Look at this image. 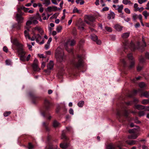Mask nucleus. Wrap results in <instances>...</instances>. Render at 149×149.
<instances>
[{
  "mask_svg": "<svg viewBox=\"0 0 149 149\" xmlns=\"http://www.w3.org/2000/svg\"><path fill=\"white\" fill-rule=\"evenodd\" d=\"M6 63L7 65H10L11 64V62L10 60H6Z\"/></svg>",
  "mask_w": 149,
  "mask_h": 149,
  "instance_id": "8fccbe9b",
  "label": "nucleus"
},
{
  "mask_svg": "<svg viewBox=\"0 0 149 149\" xmlns=\"http://www.w3.org/2000/svg\"><path fill=\"white\" fill-rule=\"evenodd\" d=\"M43 4L45 5V6H47L50 4V0H44Z\"/></svg>",
  "mask_w": 149,
  "mask_h": 149,
  "instance_id": "7c9ffc66",
  "label": "nucleus"
},
{
  "mask_svg": "<svg viewBox=\"0 0 149 149\" xmlns=\"http://www.w3.org/2000/svg\"><path fill=\"white\" fill-rule=\"evenodd\" d=\"M47 9L50 12L52 11V7L49 6L47 8Z\"/></svg>",
  "mask_w": 149,
  "mask_h": 149,
  "instance_id": "69168bd1",
  "label": "nucleus"
},
{
  "mask_svg": "<svg viewBox=\"0 0 149 149\" xmlns=\"http://www.w3.org/2000/svg\"><path fill=\"white\" fill-rule=\"evenodd\" d=\"M145 9L147 10H149V2H148L146 4V7L145 8Z\"/></svg>",
  "mask_w": 149,
  "mask_h": 149,
  "instance_id": "774afa93",
  "label": "nucleus"
},
{
  "mask_svg": "<svg viewBox=\"0 0 149 149\" xmlns=\"http://www.w3.org/2000/svg\"><path fill=\"white\" fill-rule=\"evenodd\" d=\"M114 28L118 31H120L122 30V26L119 24H116L114 27Z\"/></svg>",
  "mask_w": 149,
  "mask_h": 149,
  "instance_id": "aec40b11",
  "label": "nucleus"
},
{
  "mask_svg": "<svg viewBox=\"0 0 149 149\" xmlns=\"http://www.w3.org/2000/svg\"><path fill=\"white\" fill-rule=\"evenodd\" d=\"M13 44L16 47V49L18 53L19 56H24L26 52L23 51V45L19 43L17 40H15L13 42Z\"/></svg>",
  "mask_w": 149,
  "mask_h": 149,
  "instance_id": "7ed1b4c3",
  "label": "nucleus"
},
{
  "mask_svg": "<svg viewBox=\"0 0 149 149\" xmlns=\"http://www.w3.org/2000/svg\"><path fill=\"white\" fill-rule=\"evenodd\" d=\"M87 17L88 20L92 22L95 21V17L92 16H87Z\"/></svg>",
  "mask_w": 149,
  "mask_h": 149,
  "instance_id": "412c9836",
  "label": "nucleus"
},
{
  "mask_svg": "<svg viewBox=\"0 0 149 149\" xmlns=\"http://www.w3.org/2000/svg\"><path fill=\"white\" fill-rule=\"evenodd\" d=\"M32 22L30 20L28 21L26 23V26H29L32 24Z\"/></svg>",
  "mask_w": 149,
  "mask_h": 149,
  "instance_id": "603ef678",
  "label": "nucleus"
},
{
  "mask_svg": "<svg viewBox=\"0 0 149 149\" xmlns=\"http://www.w3.org/2000/svg\"><path fill=\"white\" fill-rule=\"evenodd\" d=\"M122 63L123 64L124 66H125L126 65V63L125 61V60L124 59H123L122 61Z\"/></svg>",
  "mask_w": 149,
  "mask_h": 149,
  "instance_id": "e2e57ef3",
  "label": "nucleus"
},
{
  "mask_svg": "<svg viewBox=\"0 0 149 149\" xmlns=\"http://www.w3.org/2000/svg\"><path fill=\"white\" fill-rule=\"evenodd\" d=\"M115 146L112 144H110L107 145L106 147V149H115Z\"/></svg>",
  "mask_w": 149,
  "mask_h": 149,
  "instance_id": "bb28decb",
  "label": "nucleus"
},
{
  "mask_svg": "<svg viewBox=\"0 0 149 149\" xmlns=\"http://www.w3.org/2000/svg\"><path fill=\"white\" fill-rule=\"evenodd\" d=\"M71 63L77 68L82 67L83 61L82 56L78 55L74 57L71 61Z\"/></svg>",
  "mask_w": 149,
  "mask_h": 149,
  "instance_id": "f257e3e1",
  "label": "nucleus"
},
{
  "mask_svg": "<svg viewBox=\"0 0 149 149\" xmlns=\"http://www.w3.org/2000/svg\"><path fill=\"white\" fill-rule=\"evenodd\" d=\"M118 7L117 8L118 11L119 13H122V10L123 8V5H118Z\"/></svg>",
  "mask_w": 149,
  "mask_h": 149,
  "instance_id": "393cba45",
  "label": "nucleus"
},
{
  "mask_svg": "<svg viewBox=\"0 0 149 149\" xmlns=\"http://www.w3.org/2000/svg\"><path fill=\"white\" fill-rule=\"evenodd\" d=\"M132 17L133 20L134 21L136 20L138 18V15L134 14L132 15Z\"/></svg>",
  "mask_w": 149,
  "mask_h": 149,
  "instance_id": "3c124183",
  "label": "nucleus"
},
{
  "mask_svg": "<svg viewBox=\"0 0 149 149\" xmlns=\"http://www.w3.org/2000/svg\"><path fill=\"white\" fill-rule=\"evenodd\" d=\"M36 40L37 42H39L41 39V37L39 34H35Z\"/></svg>",
  "mask_w": 149,
  "mask_h": 149,
  "instance_id": "b1692460",
  "label": "nucleus"
},
{
  "mask_svg": "<svg viewBox=\"0 0 149 149\" xmlns=\"http://www.w3.org/2000/svg\"><path fill=\"white\" fill-rule=\"evenodd\" d=\"M145 107V106L142 105L140 104H137L135 106V108L138 110L144 109Z\"/></svg>",
  "mask_w": 149,
  "mask_h": 149,
  "instance_id": "f3484780",
  "label": "nucleus"
},
{
  "mask_svg": "<svg viewBox=\"0 0 149 149\" xmlns=\"http://www.w3.org/2000/svg\"><path fill=\"white\" fill-rule=\"evenodd\" d=\"M126 143L130 145H133L136 144V141L135 140H131L128 141V140L126 141Z\"/></svg>",
  "mask_w": 149,
  "mask_h": 149,
  "instance_id": "6ab92c4d",
  "label": "nucleus"
},
{
  "mask_svg": "<svg viewBox=\"0 0 149 149\" xmlns=\"http://www.w3.org/2000/svg\"><path fill=\"white\" fill-rule=\"evenodd\" d=\"M105 29L107 31L109 32H111L112 31V29L109 27L106 26L105 27Z\"/></svg>",
  "mask_w": 149,
  "mask_h": 149,
  "instance_id": "09e8293b",
  "label": "nucleus"
},
{
  "mask_svg": "<svg viewBox=\"0 0 149 149\" xmlns=\"http://www.w3.org/2000/svg\"><path fill=\"white\" fill-rule=\"evenodd\" d=\"M139 61L140 63H143L145 62V59L143 56H141L139 58Z\"/></svg>",
  "mask_w": 149,
  "mask_h": 149,
  "instance_id": "e433bc0d",
  "label": "nucleus"
},
{
  "mask_svg": "<svg viewBox=\"0 0 149 149\" xmlns=\"http://www.w3.org/2000/svg\"><path fill=\"white\" fill-rule=\"evenodd\" d=\"M29 95L31 96L32 100H33L34 99H37L38 98V97L36 96L34 94H32L31 93H29Z\"/></svg>",
  "mask_w": 149,
  "mask_h": 149,
  "instance_id": "58836bf2",
  "label": "nucleus"
},
{
  "mask_svg": "<svg viewBox=\"0 0 149 149\" xmlns=\"http://www.w3.org/2000/svg\"><path fill=\"white\" fill-rule=\"evenodd\" d=\"M141 96H143L146 97H149V93L147 91H145L143 93V95H141Z\"/></svg>",
  "mask_w": 149,
  "mask_h": 149,
  "instance_id": "72a5a7b5",
  "label": "nucleus"
},
{
  "mask_svg": "<svg viewBox=\"0 0 149 149\" xmlns=\"http://www.w3.org/2000/svg\"><path fill=\"white\" fill-rule=\"evenodd\" d=\"M143 44L140 47V43L139 42H138L137 43V45L138 46H139V49H141V52H143L144 50V47H146V42L144 41L143 40Z\"/></svg>",
  "mask_w": 149,
  "mask_h": 149,
  "instance_id": "1a4fd4ad",
  "label": "nucleus"
},
{
  "mask_svg": "<svg viewBox=\"0 0 149 149\" xmlns=\"http://www.w3.org/2000/svg\"><path fill=\"white\" fill-rule=\"evenodd\" d=\"M91 38L93 41H95L98 45H100L101 42L100 40H98L97 37L95 34L91 35Z\"/></svg>",
  "mask_w": 149,
  "mask_h": 149,
  "instance_id": "0eeeda50",
  "label": "nucleus"
},
{
  "mask_svg": "<svg viewBox=\"0 0 149 149\" xmlns=\"http://www.w3.org/2000/svg\"><path fill=\"white\" fill-rule=\"evenodd\" d=\"M69 113L70 114L73 115L74 114L73 109L72 108H70L69 110Z\"/></svg>",
  "mask_w": 149,
  "mask_h": 149,
  "instance_id": "4d7b16f0",
  "label": "nucleus"
},
{
  "mask_svg": "<svg viewBox=\"0 0 149 149\" xmlns=\"http://www.w3.org/2000/svg\"><path fill=\"white\" fill-rule=\"evenodd\" d=\"M124 44L125 49H127L129 48L131 50L134 51L137 48L132 42L129 44L127 41L126 40Z\"/></svg>",
  "mask_w": 149,
  "mask_h": 149,
  "instance_id": "20e7f679",
  "label": "nucleus"
},
{
  "mask_svg": "<svg viewBox=\"0 0 149 149\" xmlns=\"http://www.w3.org/2000/svg\"><path fill=\"white\" fill-rule=\"evenodd\" d=\"M48 125V123H45V122H43L42 123L43 126L45 127L46 130L47 131H49V128H48V127L47 126V125Z\"/></svg>",
  "mask_w": 149,
  "mask_h": 149,
  "instance_id": "c85d7f7f",
  "label": "nucleus"
},
{
  "mask_svg": "<svg viewBox=\"0 0 149 149\" xmlns=\"http://www.w3.org/2000/svg\"><path fill=\"white\" fill-rule=\"evenodd\" d=\"M125 12L127 14H130V10L127 8L125 9Z\"/></svg>",
  "mask_w": 149,
  "mask_h": 149,
  "instance_id": "5fc2aeb1",
  "label": "nucleus"
},
{
  "mask_svg": "<svg viewBox=\"0 0 149 149\" xmlns=\"http://www.w3.org/2000/svg\"><path fill=\"white\" fill-rule=\"evenodd\" d=\"M127 57L130 62L129 68L130 69H131L134 66L135 61L132 54L131 53L127 55Z\"/></svg>",
  "mask_w": 149,
  "mask_h": 149,
  "instance_id": "39448f33",
  "label": "nucleus"
},
{
  "mask_svg": "<svg viewBox=\"0 0 149 149\" xmlns=\"http://www.w3.org/2000/svg\"><path fill=\"white\" fill-rule=\"evenodd\" d=\"M145 113L144 111H140L138 113V114L140 116H142L144 115Z\"/></svg>",
  "mask_w": 149,
  "mask_h": 149,
  "instance_id": "37998d69",
  "label": "nucleus"
},
{
  "mask_svg": "<svg viewBox=\"0 0 149 149\" xmlns=\"http://www.w3.org/2000/svg\"><path fill=\"white\" fill-rule=\"evenodd\" d=\"M130 33H125L122 35V37L123 38H126L129 37Z\"/></svg>",
  "mask_w": 149,
  "mask_h": 149,
  "instance_id": "cd10ccee",
  "label": "nucleus"
},
{
  "mask_svg": "<svg viewBox=\"0 0 149 149\" xmlns=\"http://www.w3.org/2000/svg\"><path fill=\"white\" fill-rule=\"evenodd\" d=\"M109 10V8L108 7H104L102 9V10L103 11H107Z\"/></svg>",
  "mask_w": 149,
  "mask_h": 149,
  "instance_id": "0e129e2a",
  "label": "nucleus"
},
{
  "mask_svg": "<svg viewBox=\"0 0 149 149\" xmlns=\"http://www.w3.org/2000/svg\"><path fill=\"white\" fill-rule=\"evenodd\" d=\"M138 135L136 134L133 133L131 135L128 136V138L129 139H136L138 137Z\"/></svg>",
  "mask_w": 149,
  "mask_h": 149,
  "instance_id": "a211bd4d",
  "label": "nucleus"
},
{
  "mask_svg": "<svg viewBox=\"0 0 149 149\" xmlns=\"http://www.w3.org/2000/svg\"><path fill=\"white\" fill-rule=\"evenodd\" d=\"M55 56L56 60L59 62L63 61L65 58L63 50L62 49L59 47H58L56 49Z\"/></svg>",
  "mask_w": 149,
  "mask_h": 149,
  "instance_id": "f03ea898",
  "label": "nucleus"
},
{
  "mask_svg": "<svg viewBox=\"0 0 149 149\" xmlns=\"http://www.w3.org/2000/svg\"><path fill=\"white\" fill-rule=\"evenodd\" d=\"M128 0H123L122 1V3L123 4H124L125 5H127L128 3Z\"/></svg>",
  "mask_w": 149,
  "mask_h": 149,
  "instance_id": "680f3d73",
  "label": "nucleus"
},
{
  "mask_svg": "<svg viewBox=\"0 0 149 149\" xmlns=\"http://www.w3.org/2000/svg\"><path fill=\"white\" fill-rule=\"evenodd\" d=\"M84 104V102L83 101H79L77 103V105L78 107H82Z\"/></svg>",
  "mask_w": 149,
  "mask_h": 149,
  "instance_id": "473e14b6",
  "label": "nucleus"
},
{
  "mask_svg": "<svg viewBox=\"0 0 149 149\" xmlns=\"http://www.w3.org/2000/svg\"><path fill=\"white\" fill-rule=\"evenodd\" d=\"M139 86L140 88H143L146 86V84L143 82H141L139 84Z\"/></svg>",
  "mask_w": 149,
  "mask_h": 149,
  "instance_id": "c9c22d12",
  "label": "nucleus"
},
{
  "mask_svg": "<svg viewBox=\"0 0 149 149\" xmlns=\"http://www.w3.org/2000/svg\"><path fill=\"white\" fill-rule=\"evenodd\" d=\"M25 28L27 30H25L24 31L25 36L29 34V28L28 26H25Z\"/></svg>",
  "mask_w": 149,
  "mask_h": 149,
  "instance_id": "ea45409f",
  "label": "nucleus"
},
{
  "mask_svg": "<svg viewBox=\"0 0 149 149\" xmlns=\"http://www.w3.org/2000/svg\"><path fill=\"white\" fill-rule=\"evenodd\" d=\"M76 2L77 4L79 3L81 5H83L84 4V2L83 0H76Z\"/></svg>",
  "mask_w": 149,
  "mask_h": 149,
  "instance_id": "4c0bfd02",
  "label": "nucleus"
},
{
  "mask_svg": "<svg viewBox=\"0 0 149 149\" xmlns=\"http://www.w3.org/2000/svg\"><path fill=\"white\" fill-rule=\"evenodd\" d=\"M60 147L63 149H66L69 146L66 143H61L60 145Z\"/></svg>",
  "mask_w": 149,
  "mask_h": 149,
  "instance_id": "4be33fe9",
  "label": "nucleus"
},
{
  "mask_svg": "<svg viewBox=\"0 0 149 149\" xmlns=\"http://www.w3.org/2000/svg\"><path fill=\"white\" fill-rule=\"evenodd\" d=\"M35 18L37 20H39L41 22L42 21V19H41V16L38 13H37L36 14Z\"/></svg>",
  "mask_w": 149,
  "mask_h": 149,
  "instance_id": "f704fd0d",
  "label": "nucleus"
},
{
  "mask_svg": "<svg viewBox=\"0 0 149 149\" xmlns=\"http://www.w3.org/2000/svg\"><path fill=\"white\" fill-rule=\"evenodd\" d=\"M29 40H30L31 41H34L36 40L35 34H34L33 36L31 38H30V39H29Z\"/></svg>",
  "mask_w": 149,
  "mask_h": 149,
  "instance_id": "6e6d98bb",
  "label": "nucleus"
},
{
  "mask_svg": "<svg viewBox=\"0 0 149 149\" xmlns=\"http://www.w3.org/2000/svg\"><path fill=\"white\" fill-rule=\"evenodd\" d=\"M3 50L4 51L6 52H7L8 51V49L6 47H4L3 48Z\"/></svg>",
  "mask_w": 149,
  "mask_h": 149,
  "instance_id": "052dcab7",
  "label": "nucleus"
},
{
  "mask_svg": "<svg viewBox=\"0 0 149 149\" xmlns=\"http://www.w3.org/2000/svg\"><path fill=\"white\" fill-rule=\"evenodd\" d=\"M145 58L146 59H149V53L146 52L145 54Z\"/></svg>",
  "mask_w": 149,
  "mask_h": 149,
  "instance_id": "13d9d810",
  "label": "nucleus"
},
{
  "mask_svg": "<svg viewBox=\"0 0 149 149\" xmlns=\"http://www.w3.org/2000/svg\"><path fill=\"white\" fill-rule=\"evenodd\" d=\"M117 115L118 117H120L123 116H124L126 117H127L128 116V112L126 110H125L124 112V114H121L120 112L118 111L117 113Z\"/></svg>",
  "mask_w": 149,
  "mask_h": 149,
  "instance_id": "9b49d317",
  "label": "nucleus"
},
{
  "mask_svg": "<svg viewBox=\"0 0 149 149\" xmlns=\"http://www.w3.org/2000/svg\"><path fill=\"white\" fill-rule=\"evenodd\" d=\"M81 12V10H78L76 7H74L73 10V13H77L79 14H80Z\"/></svg>",
  "mask_w": 149,
  "mask_h": 149,
  "instance_id": "a878e982",
  "label": "nucleus"
},
{
  "mask_svg": "<svg viewBox=\"0 0 149 149\" xmlns=\"http://www.w3.org/2000/svg\"><path fill=\"white\" fill-rule=\"evenodd\" d=\"M60 124L56 120H54L53 123V125L54 127H57L60 126Z\"/></svg>",
  "mask_w": 149,
  "mask_h": 149,
  "instance_id": "5701e85b",
  "label": "nucleus"
},
{
  "mask_svg": "<svg viewBox=\"0 0 149 149\" xmlns=\"http://www.w3.org/2000/svg\"><path fill=\"white\" fill-rule=\"evenodd\" d=\"M142 67L140 66L139 64L137 68V70L138 71H139L142 69Z\"/></svg>",
  "mask_w": 149,
  "mask_h": 149,
  "instance_id": "bf43d9fd",
  "label": "nucleus"
},
{
  "mask_svg": "<svg viewBox=\"0 0 149 149\" xmlns=\"http://www.w3.org/2000/svg\"><path fill=\"white\" fill-rule=\"evenodd\" d=\"M34 148V146L31 143H28V149H33Z\"/></svg>",
  "mask_w": 149,
  "mask_h": 149,
  "instance_id": "79ce46f5",
  "label": "nucleus"
},
{
  "mask_svg": "<svg viewBox=\"0 0 149 149\" xmlns=\"http://www.w3.org/2000/svg\"><path fill=\"white\" fill-rule=\"evenodd\" d=\"M57 147L56 146L54 147L53 145H49V149H57Z\"/></svg>",
  "mask_w": 149,
  "mask_h": 149,
  "instance_id": "864d4df0",
  "label": "nucleus"
},
{
  "mask_svg": "<svg viewBox=\"0 0 149 149\" xmlns=\"http://www.w3.org/2000/svg\"><path fill=\"white\" fill-rule=\"evenodd\" d=\"M45 14L44 13H43L42 14V17L43 18V19L44 20H45L46 19H47L50 16V15L49 14H48L47 15V17H44V16L45 15Z\"/></svg>",
  "mask_w": 149,
  "mask_h": 149,
  "instance_id": "a19ab883",
  "label": "nucleus"
},
{
  "mask_svg": "<svg viewBox=\"0 0 149 149\" xmlns=\"http://www.w3.org/2000/svg\"><path fill=\"white\" fill-rule=\"evenodd\" d=\"M142 104L146 105L149 103V99H143L141 102Z\"/></svg>",
  "mask_w": 149,
  "mask_h": 149,
  "instance_id": "c756f323",
  "label": "nucleus"
},
{
  "mask_svg": "<svg viewBox=\"0 0 149 149\" xmlns=\"http://www.w3.org/2000/svg\"><path fill=\"white\" fill-rule=\"evenodd\" d=\"M143 15H144L146 19H147L148 16V13L146 11H144L143 12Z\"/></svg>",
  "mask_w": 149,
  "mask_h": 149,
  "instance_id": "c03bdc74",
  "label": "nucleus"
},
{
  "mask_svg": "<svg viewBox=\"0 0 149 149\" xmlns=\"http://www.w3.org/2000/svg\"><path fill=\"white\" fill-rule=\"evenodd\" d=\"M61 139H65L66 141L68 140V138L65 136V134L63 131L62 132L61 135Z\"/></svg>",
  "mask_w": 149,
  "mask_h": 149,
  "instance_id": "2f4dec72",
  "label": "nucleus"
},
{
  "mask_svg": "<svg viewBox=\"0 0 149 149\" xmlns=\"http://www.w3.org/2000/svg\"><path fill=\"white\" fill-rule=\"evenodd\" d=\"M76 43V41L74 40H69L68 41L67 43L65 44V46H66L68 44H70L71 46H74Z\"/></svg>",
  "mask_w": 149,
  "mask_h": 149,
  "instance_id": "4468645a",
  "label": "nucleus"
},
{
  "mask_svg": "<svg viewBox=\"0 0 149 149\" xmlns=\"http://www.w3.org/2000/svg\"><path fill=\"white\" fill-rule=\"evenodd\" d=\"M54 64L52 61H50L49 63L47 65L48 70H51L53 67Z\"/></svg>",
  "mask_w": 149,
  "mask_h": 149,
  "instance_id": "2eb2a0df",
  "label": "nucleus"
},
{
  "mask_svg": "<svg viewBox=\"0 0 149 149\" xmlns=\"http://www.w3.org/2000/svg\"><path fill=\"white\" fill-rule=\"evenodd\" d=\"M108 2H110L111 0H106ZM100 3L102 6H105V4L104 2V0H100Z\"/></svg>",
  "mask_w": 149,
  "mask_h": 149,
  "instance_id": "de8ad7c7",
  "label": "nucleus"
},
{
  "mask_svg": "<svg viewBox=\"0 0 149 149\" xmlns=\"http://www.w3.org/2000/svg\"><path fill=\"white\" fill-rule=\"evenodd\" d=\"M38 60L35 58L34 60L33 63L32 65V67L34 71H37L39 70L38 66Z\"/></svg>",
  "mask_w": 149,
  "mask_h": 149,
  "instance_id": "6e6552de",
  "label": "nucleus"
},
{
  "mask_svg": "<svg viewBox=\"0 0 149 149\" xmlns=\"http://www.w3.org/2000/svg\"><path fill=\"white\" fill-rule=\"evenodd\" d=\"M144 110L146 111H149V106H145Z\"/></svg>",
  "mask_w": 149,
  "mask_h": 149,
  "instance_id": "338daca9",
  "label": "nucleus"
},
{
  "mask_svg": "<svg viewBox=\"0 0 149 149\" xmlns=\"http://www.w3.org/2000/svg\"><path fill=\"white\" fill-rule=\"evenodd\" d=\"M62 29V27L61 26H58L56 28V30L58 33L60 32Z\"/></svg>",
  "mask_w": 149,
  "mask_h": 149,
  "instance_id": "49530a36",
  "label": "nucleus"
},
{
  "mask_svg": "<svg viewBox=\"0 0 149 149\" xmlns=\"http://www.w3.org/2000/svg\"><path fill=\"white\" fill-rule=\"evenodd\" d=\"M11 112L10 111H6L3 113V115L5 117H7L9 115Z\"/></svg>",
  "mask_w": 149,
  "mask_h": 149,
  "instance_id": "a18cd8bd",
  "label": "nucleus"
},
{
  "mask_svg": "<svg viewBox=\"0 0 149 149\" xmlns=\"http://www.w3.org/2000/svg\"><path fill=\"white\" fill-rule=\"evenodd\" d=\"M34 29L35 30L38 31L41 34H42L44 33V31L43 29L39 26H36L34 28Z\"/></svg>",
  "mask_w": 149,
  "mask_h": 149,
  "instance_id": "ddd939ff",
  "label": "nucleus"
},
{
  "mask_svg": "<svg viewBox=\"0 0 149 149\" xmlns=\"http://www.w3.org/2000/svg\"><path fill=\"white\" fill-rule=\"evenodd\" d=\"M44 104L45 109L47 110H49V109L50 106L52 105L47 100H45Z\"/></svg>",
  "mask_w": 149,
  "mask_h": 149,
  "instance_id": "f8f14e48",
  "label": "nucleus"
},
{
  "mask_svg": "<svg viewBox=\"0 0 149 149\" xmlns=\"http://www.w3.org/2000/svg\"><path fill=\"white\" fill-rule=\"evenodd\" d=\"M21 10H23L25 12L28 11L30 13H32L33 12V11L32 10H30L28 11L29 8H26L23 6H22L17 8L18 12L20 14L21 13Z\"/></svg>",
  "mask_w": 149,
  "mask_h": 149,
  "instance_id": "423d86ee",
  "label": "nucleus"
},
{
  "mask_svg": "<svg viewBox=\"0 0 149 149\" xmlns=\"http://www.w3.org/2000/svg\"><path fill=\"white\" fill-rule=\"evenodd\" d=\"M115 14L113 12L111 11L110 13L108 14L107 18L108 19H114L115 18Z\"/></svg>",
  "mask_w": 149,
  "mask_h": 149,
  "instance_id": "dca6fc26",
  "label": "nucleus"
},
{
  "mask_svg": "<svg viewBox=\"0 0 149 149\" xmlns=\"http://www.w3.org/2000/svg\"><path fill=\"white\" fill-rule=\"evenodd\" d=\"M16 20L18 23H22L23 22V18L20 14H17L16 15Z\"/></svg>",
  "mask_w": 149,
  "mask_h": 149,
  "instance_id": "9d476101",
  "label": "nucleus"
}]
</instances>
